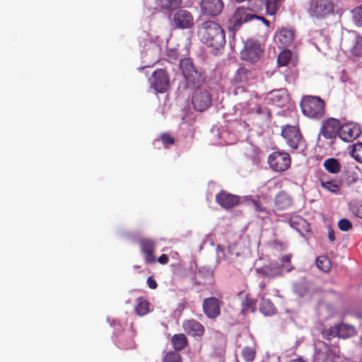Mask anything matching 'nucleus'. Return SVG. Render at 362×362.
Instances as JSON below:
<instances>
[{
  "mask_svg": "<svg viewBox=\"0 0 362 362\" xmlns=\"http://www.w3.org/2000/svg\"><path fill=\"white\" fill-rule=\"evenodd\" d=\"M180 68L187 86L192 88L199 87L204 82V77L194 66L191 59L185 58L180 62Z\"/></svg>",
  "mask_w": 362,
  "mask_h": 362,
  "instance_id": "7ed1b4c3",
  "label": "nucleus"
},
{
  "mask_svg": "<svg viewBox=\"0 0 362 362\" xmlns=\"http://www.w3.org/2000/svg\"><path fill=\"white\" fill-rule=\"evenodd\" d=\"M333 0H309L307 12L313 18L322 19L334 13Z\"/></svg>",
  "mask_w": 362,
  "mask_h": 362,
  "instance_id": "20e7f679",
  "label": "nucleus"
},
{
  "mask_svg": "<svg viewBox=\"0 0 362 362\" xmlns=\"http://www.w3.org/2000/svg\"><path fill=\"white\" fill-rule=\"evenodd\" d=\"M148 286L151 289H156L157 288V283L153 276H149L147 279Z\"/></svg>",
  "mask_w": 362,
  "mask_h": 362,
  "instance_id": "09e8293b",
  "label": "nucleus"
},
{
  "mask_svg": "<svg viewBox=\"0 0 362 362\" xmlns=\"http://www.w3.org/2000/svg\"><path fill=\"white\" fill-rule=\"evenodd\" d=\"M292 257V255H286L281 257V266L283 267L284 264H287L291 262V259Z\"/></svg>",
  "mask_w": 362,
  "mask_h": 362,
  "instance_id": "3c124183",
  "label": "nucleus"
},
{
  "mask_svg": "<svg viewBox=\"0 0 362 362\" xmlns=\"http://www.w3.org/2000/svg\"><path fill=\"white\" fill-rule=\"evenodd\" d=\"M341 124L338 119L334 118L327 119L320 129V134L326 139H331L339 136Z\"/></svg>",
  "mask_w": 362,
  "mask_h": 362,
  "instance_id": "4468645a",
  "label": "nucleus"
},
{
  "mask_svg": "<svg viewBox=\"0 0 362 362\" xmlns=\"http://www.w3.org/2000/svg\"><path fill=\"white\" fill-rule=\"evenodd\" d=\"M351 156L359 163H362V143L358 142L353 146Z\"/></svg>",
  "mask_w": 362,
  "mask_h": 362,
  "instance_id": "ea45409f",
  "label": "nucleus"
},
{
  "mask_svg": "<svg viewBox=\"0 0 362 362\" xmlns=\"http://www.w3.org/2000/svg\"><path fill=\"white\" fill-rule=\"evenodd\" d=\"M256 351L254 348L246 346L242 350V356L246 362H252L255 359Z\"/></svg>",
  "mask_w": 362,
  "mask_h": 362,
  "instance_id": "c9c22d12",
  "label": "nucleus"
},
{
  "mask_svg": "<svg viewBox=\"0 0 362 362\" xmlns=\"http://www.w3.org/2000/svg\"><path fill=\"white\" fill-rule=\"evenodd\" d=\"M150 83L156 92L163 93L170 87V76L165 69H158L153 72Z\"/></svg>",
  "mask_w": 362,
  "mask_h": 362,
  "instance_id": "6e6552de",
  "label": "nucleus"
},
{
  "mask_svg": "<svg viewBox=\"0 0 362 362\" xmlns=\"http://www.w3.org/2000/svg\"><path fill=\"white\" fill-rule=\"evenodd\" d=\"M323 166L325 170L332 174H337L341 171V165L336 158H330L325 160Z\"/></svg>",
  "mask_w": 362,
  "mask_h": 362,
  "instance_id": "bb28decb",
  "label": "nucleus"
},
{
  "mask_svg": "<svg viewBox=\"0 0 362 362\" xmlns=\"http://www.w3.org/2000/svg\"><path fill=\"white\" fill-rule=\"evenodd\" d=\"M134 267L139 269L140 268V266H134Z\"/></svg>",
  "mask_w": 362,
  "mask_h": 362,
  "instance_id": "4d7b16f0",
  "label": "nucleus"
},
{
  "mask_svg": "<svg viewBox=\"0 0 362 362\" xmlns=\"http://www.w3.org/2000/svg\"><path fill=\"white\" fill-rule=\"evenodd\" d=\"M321 186L333 193H337L339 190V185L335 180H327L325 176H321L320 178Z\"/></svg>",
  "mask_w": 362,
  "mask_h": 362,
  "instance_id": "2f4dec72",
  "label": "nucleus"
},
{
  "mask_svg": "<svg viewBox=\"0 0 362 362\" xmlns=\"http://www.w3.org/2000/svg\"><path fill=\"white\" fill-rule=\"evenodd\" d=\"M274 203L277 209L284 210L292 205V199L287 193L280 192L275 197Z\"/></svg>",
  "mask_w": 362,
  "mask_h": 362,
  "instance_id": "4be33fe9",
  "label": "nucleus"
},
{
  "mask_svg": "<svg viewBox=\"0 0 362 362\" xmlns=\"http://www.w3.org/2000/svg\"><path fill=\"white\" fill-rule=\"evenodd\" d=\"M274 39L280 46H289L293 41L294 32L291 29L282 28L275 33Z\"/></svg>",
  "mask_w": 362,
  "mask_h": 362,
  "instance_id": "6ab92c4d",
  "label": "nucleus"
},
{
  "mask_svg": "<svg viewBox=\"0 0 362 362\" xmlns=\"http://www.w3.org/2000/svg\"><path fill=\"white\" fill-rule=\"evenodd\" d=\"M255 19H258V20L262 21L267 26L269 25V22L262 16H257V18H255Z\"/></svg>",
  "mask_w": 362,
  "mask_h": 362,
  "instance_id": "5fc2aeb1",
  "label": "nucleus"
},
{
  "mask_svg": "<svg viewBox=\"0 0 362 362\" xmlns=\"http://www.w3.org/2000/svg\"><path fill=\"white\" fill-rule=\"evenodd\" d=\"M173 22L177 28H189L193 25L194 18L189 11L180 9L174 13Z\"/></svg>",
  "mask_w": 362,
  "mask_h": 362,
  "instance_id": "f3484780",
  "label": "nucleus"
},
{
  "mask_svg": "<svg viewBox=\"0 0 362 362\" xmlns=\"http://www.w3.org/2000/svg\"><path fill=\"white\" fill-rule=\"evenodd\" d=\"M161 142L167 147L175 144L174 138L168 133H163L160 136Z\"/></svg>",
  "mask_w": 362,
  "mask_h": 362,
  "instance_id": "a18cd8bd",
  "label": "nucleus"
},
{
  "mask_svg": "<svg viewBox=\"0 0 362 362\" xmlns=\"http://www.w3.org/2000/svg\"><path fill=\"white\" fill-rule=\"evenodd\" d=\"M167 56L173 59L177 60L179 58V52L177 48H170L166 50Z\"/></svg>",
  "mask_w": 362,
  "mask_h": 362,
  "instance_id": "49530a36",
  "label": "nucleus"
},
{
  "mask_svg": "<svg viewBox=\"0 0 362 362\" xmlns=\"http://www.w3.org/2000/svg\"><path fill=\"white\" fill-rule=\"evenodd\" d=\"M192 103L196 110L202 112L210 106L211 96L206 90H197L192 95Z\"/></svg>",
  "mask_w": 362,
  "mask_h": 362,
  "instance_id": "f8f14e48",
  "label": "nucleus"
},
{
  "mask_svg": "<svg viewBox=\"0 0 362 362\" xmlns=\"http://www.w3.org/2000/svg\"><path fill=\"white\" fill-rule=\"evenodd\" d=\"M316 265L322 272H328L331 269V260L327 256H320L316 259Z\"/></svg>",
  "mask_w": 362,
  "mask_h": 362,
  "instance_id": "473e14b6",
  "label": "nucleus"
},
{
  "mask_svg": "<svg viewBox=\"0 0 362 362\" xmlns=\"http://www.w3.org/2000/svg\"><path fill=\"white\" fill-rule=\"evenodd\" d=\"M203 312L208 318L214 319L220 313V301L215 297L205 298L202 303Z\"/></svg>",
  "mask_w": 362,
  "mask_h": 362,
  "instance_id": "2eb2a0df",
  "label": "nucleus"
},
{
  "mask_svg": "<svg viewBox=\"0 0 362 362\" xmlns=\"http://www.w3.org/2000/svg\"><path fill=\"white\" fill-rule=\"evenodd\" d=\"M182 327L187 334L193 337H202L204 333V326L195 320H185Z\"/></svg>",
  "mask_w": 362,
  "mask_h": 362,
  "instance_id": "aec40b11",
  "label": "nucleus"
},
{
  "mask_svg": "<svg viewBox=\"0 0 362 362\" xmlns=\"http://www.w3.org/2000/svg\"><path fill=\"white\" fill-rule=\"evenodd\" d=\"M135 312L139 316H144L149 312V303L143 298H139L136 300Z\"/></svg>",
  "mask_w": 362,
  "mask_h": 362,
  "instance_id": "7c9ffc66",
  "label": "nucleus"
},
{
  "mask_svg": "<svg viewBox=\"0 0 362 362\" xmlns=\"http://www.w3.org/2000/svg\"><path fill=\"white\" fill-rule=\"evenodd\" d=\"M352 213L357 217L362 218V204H356L351 208Z\"/></svg>",
  "mask_w": 362,
  "mask_h": 362,
  "instance_id": "de8ad7c7",
  "label": "nucleus"
},
{
  "mask_svg": "<svg viewBox=\"0 0 362 362\" xmlns=\"http://www.w3.org/2000/svg\"><path fill=\"white\" fill-rule=\"evenodd\" d=\"M352 226L351 222L346 218H342L338 222V227L341 231H348Z\"/></svg>",
  "mask_w": 362,
  "mask_h": 362,
  "instance_id": "c03bdc74",
  "label": "nucleus"
},
{
  "mask_svg": "<svg viewBox=\"0 0 362 362\" xmlns=\"http://www.w3.org/2000/svg\"><path fill=\"white\" fill-rule=\"evenodd\" d=\"M168 261L169 258L165 254L161 255L158 259V262L161 264H165L168 262Z\"/></svg>",
  "mask_w": 362,
  "mask_h": 362,
  "instance_id": "8fccbe9b",
  "label": "nucleus"
},
{
  "mask_svg": "<svg viewBox=\"0 0 362 362\" xmlns=\"http://www.w3.org/2000/svg\"><path fill=\"white\" fill-rule=\"evenodd\" d=\"M361 134L360 126L354 122H347L341 126L339 132V138L346 142H351Z\"/></svg>",
  "mask_w": 362,
  "mask_h": 362,
  "instance_id": "9b49d317",
  "label": "nucleus"
},
{
  "mask_svg": "<svg viewBox=\"0 0 362 362\" xmlns=\"http://www.w3.org/2000/svg\"><path fill=\"white\" fill-rule=\"evenodd\" d=\"M327 230H328V238H329V240L331 242H334L335 240V234H334V230L331 227H329L327 228Z\"/></svg>",
  "mask_w": 362,
  "mask_h": 362,
  "instance_id": "603ef678",
  "label": "nucleus"
},
{
  "mask_svg": "<svg viewBox=\"0 0 362 362\" xmlns=\"http://www.w3.org/2000/svg\"><path fill=\"white\" fill-rule=\"evenodd\" d=\"M141 252L144 255V260L147 264H154L156 262V257L154 251L156 248V243L151 239H141L139 241Z\"/></svg>",
  "mask_w": 362,
  "mask_h": 362,
  "instance_id": "dca6fc26",
  "label": "nucleus"
},
{
  "mask_svg": "<svg viewBox=\"0 0 362 362\" xmlns=\"http://www.w3.org/2000/svg\"><path fill=\"white\" fill-rule=\"evenodd\" d=\"M257 18V15L249 11L244 6L238 7L233 16L228 21V29L235 33L238 31L243 23Z\"/></svg>",
  "mask_w": 362,
  "mask_h": 362,
  "instance_id": "39448f33",
  "label": "nucleus"
},
{
  "mask_svg": "<svg viewBox=\"0 0 362 362\" xmlns=\"http://www.w3.org/2000/svg\"><path fill=\"white\" fill-rule=\"evenodd\" d=\"M200 40L209 47L218 49L226 43L224 30L221 25L214 21L203 22L199 28Z\"/></svg>",
  "mask_w": 362,
  "mask_h": 362,
  "instance_id": "f257e3e1",
  "label": "nucleus"
},
{
  "mask_svg": "<svg viewBox=\"0 0 362 362\" xmlns=\"http://www.w3.org/2000/svg\"><path fill=\"white\" fill-rule=\"evenodd\" d=\"M339 329V338L346 339L355 336L357 333L356 328L351 325L341 323L337 324Z\"/></svg>",
  "mask_w": 362,
  "mask_h": 362,
  "instance_id": "393cba45",
  "label": "nucleus"
},
{
  "mask_svg": "<svg viewBox=\"0 0 362 362\" xmlns=\"http://www.w3.org/2000/svg\"><path fill=\"white\" fill-rule=\"evenodd\" d=\"M256 300L247 295L241 303V313L244 315L249 313H255L256 310Z\"/></svg>",
  "mask_w": 362,
  "mask_h": 362,
  "instance_id": "a878e982",
  "label": "nucleus"
},
{
  "mask_svg": "<svg viewBox=\"0 0 362 362\" xmlns=\"http://www.w3.org/2000/svg\"><path fill=\"white\" fill-rule=\"evenodd\" d=\"M351 13L354 23L358 27H362V6L354 8Z\"/></svg>",
  "mask_w": 362,
  "mask_h": 362,
  "instance_id": "e433bc0d",
  "label": "nucleus"
},
{
  "mask_svg": "<svg viewBox=\"0 0 362 362\" xmlns=\"http://www.w3.org/2000/svg\"><path fill=\"white\" fill-rule=\"evenodd\" d=\"M334 355L329 349L319 351L316 353L314 362H334Z\"/></svg>",
  "mask_w": 362,
  "mask_h": 362,
  "instance_id": "c756f323",
  "label": "nucleus"
},
{
  "mask_svg": "<svg viewBox=\"0 0 362 362\" xmlns=\"http://www.w3.org/2000/svg\"><path fill=\"white\" fill-rule=\"evenodd\" d=\"M171 344L174 351L178 352L184 349L188 344V340L184 334H175L171 337Z\"/></svg>",
  "mask_w": 362,
  "mask_h": 362,
  "instance_id": "b1692460",
  "label": "nucleus"
},
{
  "mask_svg": "<svg viewBox=\"0 0 362 362\" xmlns=\"http://www.w3.org/2000/svg\"><path fill=\"white\" fill-rule=\"evenodd\" d=\"M291 228L295 229L298 233L302 234L304 231H308L309 225L305 218L300 216H293L288 221Z\"/></svg>",
  "mask_w": 362,
  "mask_h": 362,
  "instance_id": "412c9836",
  "label": "nucleus"
},
{
  "mask_svg": "<svg viewBox=\"0 0 362 362\" xmlns=\"http://www.w3.org/2000/svg\"><path fill=\"white\" fill-rule=\"evenodd\" d=\"M135 347V343L132 339L131 338L129 344L127 345H124V349H133Z\"/></svg>",
  "mask_w": 362,
  "mask_h": 362,
  "instance_id": "864d4df0",
  "label": "nucleus"
},
{
  "mask_svg": "<svg viewBox=\"0 0 362 362\" xmlns=\"http://www.w3.org/2000/svg\"><path fill=\"white\" fill-rule=\"evenodd\" d=\"M322 334L324 339L327 340H330L336 337H339V329L337 324L331 326L327 329H325L322 332Z\"/></svg>",
  "mask_w": 362,
  "mask_h": 362,
  "instance_id": "f704fd0d",
  "label": "nucleus"
},
{
  "mask_svg": "<svg viewBox=\"0 0 362 362\" xmlns=\"http://www.w3.org/2000/svg\"><path fill=\"white\" fill-rule=\"evenodd\" d=\"M251 204L257 212L264 213L265 214H268L267 208L262 204V203L259 199H252Z\"/></svg>",
  "mask_w": 362,
  "mask_h": 362,
  "instance_id": "79ce46f5",
  "label": "nucleus"
},
{
  "mask_svg": "<svg viewBox=\"0 0 362 362\" xmlns=\"http://www.w3.org/2000/svg\"><path fill=\"white\" fill-rule=\"evenodd\" d=\"M325 102L317 96L306 95L300 102L303 114L313 119H320L325 114Z\"/></svg>",
  "mask_w": 362,
  "mask_h": 362,
  "instance_id": "f03ea898",
  "label": "nucleus"
},
{
  "mask_svg": "<svg viewBox=\"0 0 362 362\" xmlns=\"http://www.w3.org/2000/svg\"><path fill=\"white\" fill-rule=\"evenodd\" d=\"M284 0H267L266 12L269 16H275Z\"/></svg>",
  "mask_w": 362,
  "mask_h": 362,
  "instance_id": "c85d7f7f",
  "label": "nucleus"
},
{
  "mask_svg": "<svg viewBox=\"0 0 362 362\" xmlns=\"http://www.w3.org/2000/svg\"><path fill=\"white\" fill-rule=\"evenodd\" d=\"M267 162L273 171L281 173L290 168L291 158L288 153L276 151L268 156Z\"/></svg>",
  "mask_w": 362,
  "mask_h": 362,
  "instance_id": "0eeeda50",
  "label": "nucleus"
},
{
  "mask_svg": "<svg viewBox=\"0 0 362 362\" xmlns=\"http://www.w3.org/2000/svg\"><path fill=\"white\" fill-rule=\"evenodd\" d=\"M249 71L245 67H240L238 69L235 75V81L238 82H243L247 80V74Z\"/></svg>",
  "mask_w": 362,
  "mask_h": 362,
  "instance_id": "a19ab883",
  "label": "nucleus"
},
{
  "mask_svg": "<svg viewBox=\"0 0 362 362\" xmlns=\"http://www.w3.org/2000/svg\"><path fill=\"white\" fill-rule=\"evenodd\" d=\"M281 136L291 149L296 150L305 146V140L297 126L286 125L283 127Z\"/></svg>",
  "mask_w": 362,
  "mask_h": 362,
  "instance_id": "423d86ee",
  "label": "nucleus"
},
{
  "mask_svg": "<svg viewBox=\"0 0 362 362\" xmlns=\"http://www.w3.org/2000/svg\"><path fill=\"white\" fill-rule=\"evenodd\" d=\"M259 310L264 315L269 316L275 313L276 308L270 300L262 298L259 304Z\"/></svg>",
  "mask_w": 362,
  "mask_h": 362,
  "instance_id": "cd10ccee",
  "label": "nucleus"
},
{
  "mask_svg": "<svg viewBox=\"0 0 362 362\" xmlns=\"http://www.w3.org/2000/svg\"><path fill=\"white\" fill-rule=\"evenodd\" d=\"M262 53L263 49L259 42L254 40H247L240 54L243 60L255 63L259 59Z\"/></svg>",
  "mask_w": 362,
  "mask_h": 362,
  "instance_id": "1a4fd4ad",
  "label": "nucleus"
},
{
  "mask_svg": "<svg viewBox=\"0 0 362 362\" xmlns=\"http://www.w3.org/2000/svg\"><path fill=\"white\" fill-rule=\"evenodd\" d=\"M296 293L300 297L305 296L309 293V285L306 282H300L296 285Z\"/></svg>",
  "mask_w": 362,
  "mask_h": 362,
  "instance_id": "4c0bfd02",
  "label": "nucleus"
},
{
  "mask_svg": "<svg viewBox=\"0 0 362 362\" xmlns=\"http://www.w3.org/2000/svg\"><path fill=\"white\" fill-rule=\"evenodd\" d=\"M155 3L157 8L170 11L180 7L182 0H155Z\"/></svg>",
  "mask_w": 362,
  "mask_h": 362,
  "instance_id": "5701e85b",
  "label": "nucleus"
},
{
  "mask_svg": "<svg viewBox=\"0 0 362 362\" xmlns=\"http://www.w3.org/2000/svg\"><path fill=\"white\" fill-rule=\"evenodd\" d=\"M290 362H305L302 358H298L290 361Z\"/></svg>",
  "mask_w": 362,
  "mask_h": 362,
  "instance_id": "6e6d98bb",
  "label": "nucleus"
},
{
  "mask_svg": "<svg viewBox=\"0 0 362 362\" xmlns=\"http://www.w3.org/2000/svg\"><path fill=\"white\" fill-rule=\"evenodd\" d=\"M281 269L282 266L278 262H270L268 265L257 268L255 271L264 277L273 278L281 274Z\"/></svg>",
  "mask_w": 362,
  "mask_h": 362,
  "instance_id": "a211bd4d",
  "label": "nucleus"
},
{
  "mask_svg": "<svg viewBox=\"0 0 362 362\" xmlns=\"http://www.w3.org/2000/svg\"><path fill=\"white\" fill-rule=\"evenodd\" d=\"M292 52L289 49L282 50L277 58V64L279 66H285L288 65L291 59Z\"/></svg>",
  "mask_w": 362,
  "mask_h": 362,
  "instance_id": "72a5a7b5",
  "label": "nucleus"
},
{
  "mask_svg": "<svg viewBox=\"0 0 362 362\" xmlns=\"http://www.w3.org/2000/svg\"><path fill=\"white\" fill-rule=\"evenodd\" d=\"M163 362H182V356L176 351H168L164 356Z\"/></svg>",
  "mask_w": 362,
  "mask_h": 362,
  "instance_id": "58836bf2",
  "label": "nucleus"
},
{
  "mask_svg": "<svg viewBox=\"0 0 362 362\" xmlns=\"http://www.w3.org/2000/svg\"><path fill=\"white\" fill-rule=\"evenodd\" d=\"M224 8L223 0H202L200 8L202 13L206 16L216 17L219 16Z\"/></svg>",
  "mask_w": 362,
  "mask_h": 362,
  "instance_id": "9d476101",
  "label": "nucleus"
},
{
  "mask_svg": "<svg viewBox=\"0 0 362 362\" xmlns=\"http://www.w3.org/2000/svg\"><path fill=\"white\" fill-rule=\"evenodd\" d=\"M216 202L223 209H230L240 204V197L221 190L216 195Z\"/></svg>",
  "mask_w": 362,
  "mask_h": 362,
  "instance_id": "ddd939ff",
  "label": "nucleus"
},
{
  "mask_svg": "<svg viewBox=\"0 0 362 362\" xmlns=\"http://www.w3.org/2000/svg\"><path fill=\"white\" fill-rule=\"evenodd\" d=\"M354 55L356 57H362V37H358L356 44L351 50Z\"/></svg>",
  "mask_w": 362,
  "mask_h": 362,
  "instance_id": "37998d69",
  "label": "nucleus"
}]
</instances>
